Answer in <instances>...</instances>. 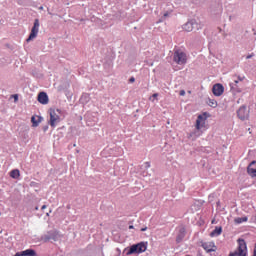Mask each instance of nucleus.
<instances>
[{"mask_svg":"<svg viewBox=\"0 0 256 256\" xmlns=\"http://www.w3.org/2000/svg\"><path fill=\"white\" fill-rule=\"evenodd\" d=\"M237 80L240 81V82H241V81H244V80H245V77H244V76H243V77L238 76V77H237Z\"/></svg>","mask_w":256,"mask_h":256,"instance_id":"nucleus-25","label":"nucleus"},{"mask_svg":"<svg viewBox=\"0 0 256 256\" xmlns=\"http://www.w3.org/2000/svg\"><path fill=\"white\" fill-rule=\"evenodd\" d=\"M224 91H225V87H223L222 84L218 83L212 87V92H213V95H215V97H221Z\"/></svg>","mask_w":256,"mask_h":256,"instance_id":"nucleus-8","label":"nucleus"},{"mask_svg":"<svg viewBox=\"0 0 256 256\" xmlns=\"http://www.w3.org/2000/svg\"><path fill=\"white\" fill-rule=\"evenodd\" d=\"M20 175L21 173L18 169H14L10 172V177H12V179H19Z\"/></svg>","mask_w":256,"mask_h":256,"instance_id":"nucleus-18","label":"nucleus"},{"mask_svg":"<svg viewBox=\"0 0 256 256\" xmlns=\"http://www.w3.org/2000/svg\"><path fill=\"white\" fill-rule=\"evenodd\" d=\"M41 121H43V117L37 116L36 118L35 116H32L31 117L32 127H39V123H41Z\"/></svg>","mask_w":256,"mask_h":256,"instance_id":"nucleus-13","label":"nucleus"},{"mask_svg":"<svg viewBox=\"0 0 256 256\" xmlns=\"http://www.w3.org/2000/svg\"><path fill=\"white\" fill-rule=\"evenodd\" d=\"M207 104L209 105V107H212L213 109L217 107V101L215 99L208 98Z\"/></svg>","mask_w":256,"mask_h":256,"instance_id":"nucleus-19","label":"nucleus"},{"mask_svg":"<svg viewBox=\"0 0 256 256\" xmlns=\"http://www.w3.org/2000/svg\"><path fill=\"white\" fill-rule=\"evenodd\" d=\"M239 80H234V82H232L233 85H239Z\"/></svg>","mask_w":256,"mask_h":256,"instance_id":"nucleus-28","label":"nucleus"},{"mask_svg":"<svg viewBox=\"0 0 256 256\" xmlns=\"http://www.w3.org/2000/svg\"><path fill=\"white\" fill-rule=\"evenodd\" d=\"M15 256H22V255H21V252H17V253L15 254Z\"/></svg>","mask_w":256,"mask_h":256,"instance_id":"nucleus-33","label":"nucleus"},{"mask_svg":"<svg viewBox=\"0 0 256 256\" xmlns=\"http://www.w3.org/2000/svg\"><path fill=\"white\" fill-rule=\"evenodd\" d=\"M195 27H197V22H195V20H191L183 25L184 31H187L188 33H190V31H194Z\"/></svg>","mask_w":256,"mask_h":256,"instance_id":"nucleus-10","label":"nucleus"},{"mask_svg":"<svg viewBox=\"0 0 256 256\" xmlns=\"http://www.w3.org/2000/svg\"><path fill=\"white\" fill-rule=\"evenodd\" d=\"M52 237H55V241H57V233L56 232H49Z\"/></svg>","mask_w":256,"mask_h":256,"instance_id":"nucleus-23","label":"nucleus"},{"mask_svg":"<svg viewBox=\"0 0 256 256\" xmlns=\"http://www.w3.org/2000/svg\"><path fill=\"white\" fill-rule=\"evenodd\" d=\"M223 233V228L221 226H216L215 229L210 233V237H219Z\"/></svg>","mask_w":256,"mask_h":256,"instance_id":"nucleus-14","label":"nucleus"},{"mask_svg":"<svg viewBox=\"0 0 256 256\" xmlns=\"http://www.w3.org/2000/svg\"><path fill=\"white\" fill-rule=\"evenodd\" d=\"M39 19H35L34 20V25L31 29L30 35L29 37L26 39L27 43H29V41H33V39L37 38V35H39Z\"/></svg>","mask_w":256,"mask_h":256,"instance_id":"nucleus-5","label":"nucleus"},{"mask_svg":"<svg viewBox=\"0 0 256 256\" xmlns=\"http://www.w3.org/2000/svg\"><path fill=\"white\" fill-rule=\"evenodd\" d=\"M47 129H49V126H44L43 127V131H47Z\"/></svg>","mask_w":256,"mask_h":256,"instance_id":"nucleus-30","label":"nucleus"},{"mask_svg":"<svg viewBox=\"0 0 256 256\" xmlns=\"http://www.w3.org/2000/svg\"><path fill=\"white\" fill-rule=\"evenodd\" d=\"M164 17H167V14H164Z\"/></svg>","mask_w":256,"mask_h":256,"instance_id":"nucleus-38","label":"nucleus"},{"mask_svg":"<svg viewBox=\"0 0 256 256\" xmlns=\"http://www.w3.org/2000/svg\"><path fill=\"white\" fill-rule=\"evenodd\" d=\"M13 98H14V101H15V102L19 101V95L14 94V95H13Z\"/></svg>","mask_w":256,"mask_h":256,"instance_id":"nucleus-24","label":"nucleus"},{"mask_svg":"<svg viewBox=\"0 0 256 256\" xmlns=\"http://www.w3.org/2000/svg\"><path fill=\"white\" fill-rule=\"evenodd\" d=\"M173 61L177 65H185L187 63V54L180 50H175L173 54Z\"/></svg>","mask_w":256,"mask_h":256,"instance_id":"nucleus-4","label":"nucleus"},{"mask_svg":"<svg viewBox=\"0 0 256 256\" xmlns=\"http://www.w3.org/2000/svg\"><path fill=\"white\" fill-rule=\"evenodd\" d=\"M247 173L250 177L256 178V161H252L247 167Z\"/></svg>","mask_w":256,"mask_h":256,"instance_id":"nucleus-11","label":"nucleus"},{"mask_svg":"<svg viewBox=\"0 0 256 256\" xmlns=\"http://www.w3.org/2000/svg\"><path fill=\"white\" fill-rule=\"evenodd\" d=\"M35 211H39V206H36V207H35Z\"/></svg>","mask_w":256,"mask_h":256,"instance_id":"nucleus-34","label":"nucleus"},{"mask_svg":"<svg viewBox=\"0 0 256 256\" xmlns=\"http://www.w3.org/2000/svg\"><path fill=\"white\" fill-rule=\"evenodd\" d=\"M230 89L232 93H241V91H243L239 84L230 83Z\"/></svg>","mask_w":256,"mask_h":256,"instance_id":"nucleus-16","label":"nucleus"},{"mask_svg":"<svg viewBox=\"0 0 256 256\" xmlns=\"http://www.w3.org/2000/svg\"><path fill=\"white\" fill-rule=\"evenodd\" d=\"M179 95H180L181 97H184V95H185V90H181L180 93H179Z\"/></svg>","mask_w":256,"mask_h":256,"instance_id":"nucleus-27","label":"nucleus"},{"mask_svg":"<svg viewBox=\"0 0 256 256\" xmlns=\"http://www.w3.org/2000/svg\"><path fill=\"white\" fill-rule=\"evenodd\" d=\"M147 229V227H145V228H141V231L143 232V231H145Z\"/></svg>","mask_w":256,"mask_h":256,"instance_id":"nucleus-36","label":"nucleus"},{"mask_svg":"<svg viewBox=\"0 0 256 256\" xmlns=\"http://www.w3.org/2000/svg\"><path fill=\"white\" fill-rule=\"evenodd\" d=\"M238 118L241 121H245V119H249V111H247V106H241L237 111Z\"/></svg>","mask_w":256,"mask_h":256,"instance_id":"nucleus-7","label":"nucleus"},{"mask_svg":"<svg viewBox=\"0 0 256 256\" xmlns=\"http://www.w3.org/2000/svg\"><path fill=\"white\" fill-rule=\"evenodd\" d=\"M129 83H135V77H131V78L129 79Z\"/></svg>","mask_w":256,"mask_h":256,"instance_id":"nucleus-26","label":"nucleus"},{"mask_svg":"<svg viewBox=\"0 0 256 256\" xmlns=\"http://www.w3.org/2000/svg\"><path fill=\"white\" fill-rule=\"evenodd\" d=\"M152 97H154V98L159 97V94L155 93L152 95Z\"/></svg>","mask_w":256,"mask_h":256,"instance_id":"nucleus-31","label":"nucleus"},{"mask_svg":"<svg viewBox=\"0 0 256 256\" xmlns=\"http://www.w3.org/2000/svg\"><path fill=\"white\" fill-rule=\"evenodd\" d=\"M41 209L43 210V209H47V205H43L42 207H41Z\"/></svg>","mask_w":256,"mask_h":256,"instance_id":"nucleus-32","label":"nucleus"},{"mask_svg":"<svg viewBox=\"0 0 256 256\" xmlns=\"http://www.w3.org/2000/svg\"><path fill=\"white\" fill-rule=\"evenodd\" d=\"M201 247L203 248L204 251L207 253H211L213 251H216L217 246H215L214 242H203Z\"/></svg>","mask_w":256,"mask_h":256,"instance_id":"nucleus-9","label":"nucleus"},{"mask_svg":"<svg viewBox=\"0 0 256 256\" xmlns=\"http://www.w3.org/2000/svg\"><path fill=\"white\" fill-rule=\"evenodd\" d=\"M49 125L53 128L57 127L61 123V109H50Z\"/></svg>","mask_w":256,"mask_h":256,"instance_id":"nucleus-2","label":"nucleus"},{"mask_svg":"<svg viewBox=\"0 0 256 256\" xmlns=\"http://www.w3.org/2000/svg\"><path fill=\"white\" fill-rule=\"evenodd\" d=\"M229 256H247V243L243 239H238V248L230 252Z\"/></svg>","mask_w":256,"mask_h":256,"instance_id":"nucleus-3","label":"nucleus"},{"mask_svg":"<svg viewBox=\"0 0 256 256\" xmlns=\"http://www.w3.org/2000/svg\"><path fill=\"white\" fill-rule=\"evenodd\" d=\"M129 229H134V226H133V225H130V226H129Z\"/></svg>","mask_w":256,"mask_h":256,"instance_id":"nucleus-35","label":"nucleus"},{"mask_svg":"<svg viewBox=\"0 0 256 256\" xmlns=\"http://www.w3.org/2000/svg\"><path fill=\"white\" fill-rule=\"evenodd\" d=\"M253 57V54H250L248 56H246V59H251Z\"/></svg>","mask_w":256,"mask_h":256,"instance_id":"nucleus-29","label":"nucleus"},{"mask_svg":"<svg viewBox=\"0 0 256 256\" xmlns=\"http://www.w3.org/2000/svg\"><path fill=\"white\" fill-rule=\"evenodd\" d=\"M220 203H221V202H220V201H218V202H217V205H219Z\"/></svg>","mask_w":256,"mask_h":256,"instance_id":"nucleus-37","label":"nucleus"},{"mask_svg":"<svg viewBox=\"0 0 256 256\" xmlns=\"http://www.w3.org/2000/svg\"><path fill=\"white\" fill-rule=\"evenodd\" d=\"M247 221V217L237 218L236 223H245Z\"/></svg>","mask_w":256,"mask_h":256,"instance_id":"nucleus-21","label":"nucleus"},{"mask_svg":"<svg viewBox=\"0 0 256 256\" xmlns=\"http://www.w3.org/2000/svg\"><path fill=\"white\" fill-rule=\"evenodd\" d=\"M144 167H145L146 169H149V167H151V163H150V162H145V163H144Z\"/></svg>","mask_w":256,"mask_h":256,"instance_id":"nucleus-22","label":"nucleus"},{"mask_svg":"<svg viewBox=\"0 0 256 256\" xmlns=\"http://www.w3.org/2000/svg\"><path fill=\"white\" fill-rule=\"evenodd\" d=\"M38 101L41 105H47L49 103V96L45 92H40L38 94Z\"/></svg>","mask_w":256,"mask_h":256,"instance_id":"nucleus-12","label":"nucleus"},{"mask_svg":"<svg viewBox=\"0 0 256 256\" xmlns=\"http://www.w3.org/2000/svg\"><path fill=\"white\" fill-rule=\"evenodd\" d=\"M43 239H44L45 242H47V241H51V239H52L53 241H55L56 238L53 237V235H50V233H48V234H46V235L43 236Z\"/></svg>","mask_w":256,"mask_h":256,"instance_id":"nucleus-20","label":"nucleus"},{"mask_svg":"<svg viewBox=\"0 0 256 256\" xmlns=\"http://www.w3.org/2000/svg\"><path fill=\"white\" fill-rule=\"evenodd\" d=\"M22 256H37V252L33 249H27L21 252Z\"/></svg>","mask_w":256,"mask_h":256,"instance_id":"nucleus-17","label":"nucleus"},{"mask_svg":"<svg viewBox=\"0 0 256 256\" xmlns=\"http://www.w3.org/2000/svg\"><path fill=\"white\" fill-rule=\"evenodd\" d=\"M185 238V228H180L179 233L176 237V242L181 243Z\"/></svg>","mask_w":256,"mask_h":256,"instance_id":"nucleus-15","label":"nucleus"},{"mask_svg":"<svg viewBox=\"0 0 256 256\" xmlns=\"http://www.w3.org/2000/svg\"><path fill=\"white\" fill-rule=\"evenodd\" d=\"M145 251H147V242H140L138 244H133L127 251L126 255H139L141 253H145Z\"/></svg>","mask_w":256,"mask_h":256,"instance_id":"nucleus-1","label":"nucleus"},{"mask_svg":"<svg viewBox=\"0 0 256 256\" xmlns=\"http://www.w3.org/2000/svg\"><path fill=\"white\" fill-rule=\"evenodd\" d=\"M40 9H43V7H40Z\"/></svg>","mask_w":256,"mask_h":256,"instance_id":"nucleus-39","label":"nucleus"},{"mask_svg":"<svg viewBox=\"0 0 256 256\" xmlns=\"http://www.w3.org/2000/svg\"><path fill=\"white\" fill-rule=\"evenodd\" d=\"M209 117V113L204 112L203 114L198 115L196 120V129L199 131V129H203L205 127V121H207V118Z\"/></svg>","mask_w":256,"mask_h":256,"instance_id":"nucleus-6","label":"nucleus"}]
</instances>
